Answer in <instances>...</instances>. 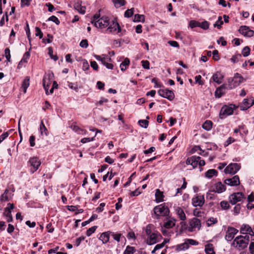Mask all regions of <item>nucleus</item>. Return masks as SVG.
I'll return each mask as SVG.
<instances>
[{"label": "nucleus", "instance_id": "obj_38", "mask_svg": "<svg viewBox=\"0 0 254 254\" xmlns=\"http://www.w3.org/2000/svg\"><path fill=\"white\" fill-rule=\"evenodd\" d=\"M134 21L144 22L145 21V17L143 15L135 14L134 17Z\"/></svg>", "mask_w": 254, "mask_h": 254}, {"label": "nucleus", "instance_id": "obj_12", "mask_svg": "<svg viewBox=\"0 0 254 254\" xmlns=\"http://www.w3.org/2000/svg\"><path fill=\"white\" fill-rule=\"evenodd\" d=\"M244 197V195L242 192L234 193L230 196L229 201L232 204L234 205L238 202L241 201Z\"/></svg>", "mask_w": 254, "mask_h": 254}, {"label": "nucleus", "instance_id": "obj_56", "mask_svg": "<svg viewBox=\"0 0 254 254\" xmlns=\"http://www.w3.org/2000/svg\"><path fill=\"white\" fill-rule=\"evenodd\" d=\"M29 57H30L29 52H26L24 54L22 60H21V63H27V59H29Z\"/></svg>", "mask_w": 254, "mask_h": 254}, {"label": "nucleus", "instance_id": "obj_34", "mask_svg": "<svg viewBox=\"0 0 254 254\" xmlns=\"http://www.w3.org/2000/svg\"><path fill=\"white\" fill-rule=\"evenodd\" d=\"M74 8L80 13L84 14L85 12V7L81 6L79 3H77L74 5Z\"/></svg>", "mask_w": 254, "mask_h": 254}, {"label": "nucleus", "instance_id": "obj_13", "mask_svg": "<svg viewBox=\"0 0 254 254\" xmlns=\"http://www.w3.org/2000/svg\"><path fill=\"white\" fill-rule=\"evenodd\" d=\"M238 233V230L234 227H229L227 230L225 239L227 241H231Z\"/></svg>", "mask_w": 254, "mask_h": 254}, {"label": "nucleus", "instance_id": "obj_45", "mask_svg": "<svg viewBox=\"0 0 254 254\" xmlns=\"http://www.w3.org/2000/svg\"><path fill=\"white\" fill-rule=\"evenodd\" d=\"M251 49L249 47L246 46L242 50V55L244 57H246L248 56L250 54Z\"/></svg>", "mask_w": 254, "mask_h": 254}, {"label": "nucleus", "instance_id": "obj_55", "mask_svg": "<svg viewBox=\"0 0 254 254\" xmlns=\"http://www.w3.org/2000/svg\"><path fill=\"white\" fill-rule=\"evenodd\" d=\"M133 14V8L128 9L125 12V16L126 17H130Z\"/></svg>", "mask_w": 254, "mask_h": 254}, {"label": "nucleus", "instance_id": "obj_59", "mask_svg": "<svg viewBox=\"0 0 254 254\" xmlns=\"http://www.w3.org/2000/svg\"><path fill=\"white\" fill-rule=\"evenodd\" d=\"M35 31H36V34H35L36 36H39L40 39L42 38L43 37V33L41 31L39 27H36L35 28Z\"/></svg>", "mask_w": 254, "mask_h": 254}, {"label": "nucleus", "instance_id": "obj_22", "mask_svg": "<svg viewBox=\"0 0 254 254\" xmlns=\"http://www.w3.org/2000/svg\"><path fill=\"white\" fill-rule=\"evenodd\" d=\"M240 232L243 234H249L251 236H254V232L252 228L248 224H243L241 226Z\"/></svg>", "mask_w": 254, "mask_h": 254}, {"label": "nucleus", "instance_id": "obj_24", "mask_svg": "<svg viewBox=\"0 0 254 254\" xmlns=\"http://www.w3.org/2000/svg\"><path fill=\"white\" fill-rule=\"evenodd\" d=\"M111 231H108L101 234L99 239L101 240L103 244L107 243L110 239Z\"/></svg>", "mask_w": 254, "mask_h": 254}, {"label": "nucleus", "instance_id": "obj_8", "mask_svg": "<svg viewBox=\"0 0 254 254\" xmlns=\"http://www.w3.org/2000/svg\"><path fill=\"white\" fill-rule=\"evenodd\" d=\"M241 168L240 165L237 163H231L224 170L226 174H235Z\"/></svg>", "mask_w": 254, "mask_h": 254}, {"label": "nucleus", "instance_id": "obj_10", "mask_svg": "<svg viewBox=\"0 0 254 254\" xmlns=\"http://www.w3.org/2000/svg\"><path fill=\"white\" fill-rule=\"evenodd\" d=\"M94 57L97 60L101 61L102 64L104 65L107 68L113 69V65L112 64L108 63L106 62L107 60L110 61L111 59L108 58L106 55H102L101 56L98 55H94Z\"/></svg>", "mask_w": 254, "mask_h": 254}, {"label": "nucleus", "instance_id": "obj_29", "mask_svg": "<svg viewBox=\"0 0 254 254\" xmlns=\"http://www.w3.org/2000/svg\"><path fill=\"white\" fill-rule=\"evenodd\" d=\"M70 128L72 129L73 131H74L75 132L80 134H85L86 132V131L80 128L79 127H78L77 126L75 125H72L70 126Z\"/></svg>", "mask_w": 254, "mask_h": 254}, {"label": "nucleus", "instance_id": "obj_26", "mask_svg": "<svg viewBox=\"0 0 254 254\" xmlns=\"http://www.w3.org/2000/svg\"><path fill=\"white\" fill-rule=\"evenodd\" d=\"M12 192L8 190H5L3 194L1 195V201H8L12 198Z\"/></svg>", "mask_w": 254, "mask_h": 254}, {"label": "nucleus", "instance_id": "obj_17", "mask_svg": "<svg viewBox=\"0 0 254 254\" xmlns=\"http://www.w3.org/2000/svg\"><path fill=\"white\" fill-rule=\"evenodd\" d=\"M13 208V204L8 203H7V206L4 209L3 212V215L6 217L7 222H10L12 220V217L11 214V212Z\"/></svg>", "mask_w": 254, "mask_h": 254}, {"label": "nucleus", "instance_id": "obj_60", "mask_svg": "<svg viewBox=\"0 0 254 254\" xmlns=\"http://www.w3.org/2000/svg\"><path fill=\"white\" fill-rule=\"evenodd\" d=\"M217 42L218 44L221 43L223 46H225L227 44L226 41L224 40V38L223 37H220V38L217 40Z\"/></svg>", "mask_w": 254, "mask_h": 254}, {"label": "nucleus", "instance_id": "obj_58", "mask_svg": "<svg viewBox=\"0 0 254 254\" xmlns=\"http://www.w3.org/2000/svg\"><path fill=\"white\" fill-rule=\"evenodd\" d=\"M80 46L83 48H87L88 46V41L86 39L82 40L80 43Z\"/></svg>", "mask_w": 254, "mask_h": 254}, {"label": "nucleus", "instance_id": "obj_50", "mask_svg": "<svg viewBox=\"0 0 254 254\" xmlns=\"http://www.w3.org/2000/svg\"><path fill=\"white\" fill-rule=\"evenodd\" d=\"M209 24L207 21H204L202 22H200L199 27L201 28L204 30H206L209 28Z\"/></svg>", "mask_w": 254, "mask_h": 254}, {"label": "nucleus", "instance_id": "obj_37", "mask_svg": "<svg viewBox=\"0 0 254 254\" xmlns=\"http://www.w3.org/2000/svg\"><path fill=\"white\" fill-rule=\"evenodd\" d=\"M212 123L210 121H206L202 125V128L206 130H209L212 128Z\"/></svg>", "mask_w": 254, "mask_h": 254}, {"label": "nucleus", "instance_id": "obj_54", "mask_svg": "<svg viewBox=\"0 0 254 254\" xmlns=\"http://www.w3.org/2000/svg\"><path fill=\"white\" fill-rule=\"evenodd\" d=\"M220 204L222 208L223 209H227L230 207L229 203L226 201H222Z\"/></svg>", "mask_w": 254, "mask_h": 254}, {"label": "nucleus", "instance_id": "obj_49", "mask_svg": "<svg viewBox=\"0 0 254 254\" xmlns=\"http://www.w3.org/2000/svg\"><path fill=\"white\" fill-rule=\"evenodd\" d=\"M189 26L191 28H193L194 27H199L200 26V22L195 21V20H191L190 22Z\"/></svg>", "mask_w": 254, "mask_h": 254}, {"label": "nucleus", "instance_id": "obj_11", "mask_svg": "<svg viewBox=\"0 0 254 254\" xmlns=\"http://www.w3.org/2000/svg\"><path fill=\"white\" fill-rule=\"evenodd\" d=\"M158 93L161 97L167 98L169 100H172L174 98L173 92L167 88L160 89L158 90Z\"/></svg>", "mask_w": 254, "mask_h": 254}, {"label": "nucleus", "instance_id": "obj_27", "mask_svg": "<svg viewBox=\"0 0 254 254\" xmlns=\"http://www.w3.org/2000/svg\"><path fill=\"white\" fill-rule=\"evenodd\" d=\"M175 211L181 220L184 221L186 219V214L182 208L180 207H177L175 208Z\"/></svg>", "mask_w": 254, "mask_h": 254}, {"label": "nucleus", "instance_id": "obj_43", "mask_svg": "<svg viewBox=\"0 0 254 254\" xmlns=\"http://www.w3.org/2000/svg\"><path fill=\"white\" fill-rule=\"evenodd\" d=\"M111 236L113 238V239L118 242L120 241V239L122 236V234L120 233H115L111 231Z\"/></svg>", "mask_w": 254, "mask_h": 254}, {"label": "nucleus", "instance_id": "obj_53", "mask_svg": "<svg viewBox=\"0 0 254 254\" xmlns=\"http://www.w3.org/2000/svg\"><path fill=\"white\" fill-rule=\"evenodd\" d=\"M138 124L143 127L147 128L148 126V122L145 120H141L138 121Z\"/></svg>", "mask_w": 254, "mask_h": 254}, {"label": "nucleus", "instance_id": "obj_4", "mask_svg": "<svg viewBox=\"0 0 254 254\" xmlns=\"http://www.w3.org/2000/svg\"><path fill=\"white\" fill-rule=\"evenodd\" d=\"M235 109V106L233 104L223 106L222 107L219 114L220 118L223 119L228 116L232 115L233 114L234 110Z\"/></svg>", "mask_w": 254, "mask_h": 254}, {"label": "nucleus", "instance_id": "obj_20", "mask_svg": "<svg viewBox=\"0 0 254 254\" xmlns=\"http://www.w3.org/2000/svg\"><path fill=\"white\" fill-rule=\"evenodd\" d=\"M199 160V156H192L189 157L186 160V164L187 165H191L193 168H195L198 165V160Z\"/></svg>", "mask_w": 254, "mask_h": 254}, {"label": "nucleus", "instance_id": "obj_5", "mask_svg": "<svg viewBox=\"0 0 254 254\" xmlns=\"http://www.w3.org/2000/svg\"><path fill=\"white\" fill-rule=\"evenodd\" d=\"M243 80V77L239 73H235L233 78L228 80V86L229 88L233 89L237 87Z\"/></svg>", "mask_w": 254, "mask_h": 254}, {"label": "nucleus", "instance_id": "obj_30", "mask_svg": "<svg viewBox=\"0 0 254 254\" xmlns=\"http://www.w3.org/2000/svg\"><path fill=\"white\" fill-rule=\"evenodd\" d=\"M50 84L51 82L49 80V78L47 79L46 77H44L43 80V85L46 91V93L47 95H49L48 89L50 87Z\"/></svg>", "mask_w": 254, "mask_h": 254}, {"label": "nucleus", "instance_id": "obj_14", "mask_svg": "<svg viewBox=\"0 0 254 254\" xmlns=\"http://www.w3.org/2000/svg\"><path fill=\"white\" fill-rule=\"evenodd\" d=\"M239 31L245 37H251L254 35V31L250 29L247 26H241L239 29Z\"/></svg>", "mask_w": 254, "mask_h": 254}, {"label": "nucleus", "instance_id": "obj_25", "mask_svg": "<svg viewBox=\"0 0 254 254\" xmlns=\"http://www.w3.org/2000/svg\"><path fill=\"white\" fill-rule=\"evenodd\" d=\"M164 223V228L170 229L175 225L176 220L173 218H166Z\"/></svg>", "mask_w": 254, "mask_h": 254}, {"label": "nucleus", "instance_id": "obj_62", "mask_svg": "<svg viewBox=\"0 0 254 254\" xmlns=\"http://www.w3.org/2000/svg\"><path fill=\"white\" fill-rule=\"evenodd\" d=\"M186 241L189 245V246H190V245H197L198 244V243L197 242L192 239H187Z\"/></svg>", "mask_w": 254, "mask_h": 254}, {"label": "nucleus", "instance_id": "obj_61", "mask_svg": "<svg viewBox=\"0 0 254 254\" xmlns=\"http://www.w3.org/2000/svg\"><path fill=\"white\" fill-rule=\"evenodd\" d=\"M142 66L145 69H149V62L148 61H142Z\"/></svg>", "mask_w": 254, "mask_h": 254}, {"label": "nucleus", "instance_id": "obj_33", "mask_svg": "<svg viewBox=\"0 0 254 254\" xmlns=\"http://www.w3.org/2000/svg\"><path fill=\"white\" fill-rule=\"evenodd\" d=\"M189 246L186 241L184 243L178 245L176 246V250L178 251H185L189 249Z\"/></svg>", "mask_w": 254, "mask_h": 254}, {"label": "nucleus", "instance_id": "obj_46", "mask_svg": "<svg viewBox=\"0 0 254 254\" xmlns=\"http://www.w3.org/2000/svg\"><path fill=\"white\" fill-rule=\"evenodd\" d=\"M116 6L120 7L125 4L126 2L125 0H112Z\"/></svg>", "mask_w": 254, "mask_h": 254}, {"label": "nucleus", "instance_id": "obj_23", "mask_svg": "<svg viewBox=\"0 0 254 254\" xmlns=\"http://www.w3.org/2000/svg\"><path fill=\"white\" fill-rule=\"evenodd\" d=\"M223 77L224 76L222 73L217 71L213 75L211 79L218 84H220L222 82Z\"/></svg>", "mask_w": 254, "mask_h": 254}, {"label": "nucleus", "instance_id": "obj_36", "mask_svg": "<svg viewBox=\"0 0 254 254\" xmlns=\"http://www.w3.org/2000/svg\"><path fill=\"white\" fill-rule=\"evenodd\" d=\"M129 63L130 62L129 59L128 58H126L120 64L121 70L125 71L126 69L127 66L129 65Z\"/></svg>", "mask_w": 254, "mask_h": 254}, {"label": "nucleus", "instance_id": "obj_9", "mask_svg": "<svg viewBox=\"0 0 254 254\" xmlns=\"http://www.w3.org/2000/svg\"><path fill=\"white\" fill-rule=\"evenodd\" d=\"M28 162L31 167V172L32 173H33L38 169L39 166L41 164V161L39 160V159L36 157L31 158L29 159Z\"/></svg>", "mask_w": 254, "mask_h": 254}, {"label": "nucleus", "instance_id": "obj_3", "mask_svg": "<svg viewBox=\"0 0 254 254\" xmlns=\"http://www.w3.org/2000/svg\"><path fill=\"white\" fill-rule=\"evenodd\" d=\"M154 213L157 217L165 216L169 214V210L168 208L164 204H161L155 206L154 209Z\"/></svg>", "mask_w": 254, "mask_h": 254}, {"label": "nucleus", "instance_id": "obj_52", "mask_svg": "<svg viewBox=\"0 0 254 254\" xmlns=\"http://www.w3.org/2000/svg\"><path fill=\"white\" fill-rule=\"evenodd\" d=\"M217 222V220L215 218L210 217L207 221V225L209 226L212 224H215Z\"/></svg>", "mask_w": 254, "mask_h": 254}, {"label": "nucleus", "instance_id": "obj_64", "mask_svg": "<svg viewBox=\"0 0 254 254\" xmlns=\"http://www.w3.org/2000/svg\"><path fill=\"white\" fill-rule=\"evenodd\" d=\"M249 250L251 254H254V242H251L250 243Z\"/></svg>", "mask_w": 254, "mask_h": 254}, {"label": "nucleus", "instance_id": "obj_7", "mask_svg": "<svg viewBox=\"0 0 254 254\" xmlns=\"http://www.w3.org/2000/svg\"><path fill=\"white\" fill-rule=\"evenodd\" d=\"M226 188L224 184L221 182H217L213 184L210 188V191L212 192L221 193L225 191Z\"/></svg>", "mask_w": 254, "mask_h": 254}, {"label": "nucleus", "instance_id": "obj_6", "mask_svg": "<svg viewBox=\"0 0 254 254\" xmlns=\"http://www.w3.org/2000/svg\"><path fill=\"white\" fill-rule=\"evenodd\" d=\"M201 227V222L199 219L196 218H193L191 219L189 222L188 230L190 232L199 230Z\"/></svg>", "mask_w": 254, "mask_h": 254}, {"label": "nucleus", "instance_id": "obj_39", "mask_svg": "<svg viewBox=\"0 0 254 254\" xmlns=\"http://www.w3.org/2000/svg\"><path fill=\"white\" fill-rule=\"evenodd\" d=\"M217 174V171L214 169H210L208 170L205 173V177L208 178H211L213 176L216 175Z\"/></svg>", "mask_w": 254, "mask_h": 254}, {"label": "nucleus", "instance_id": "obj_19", "mask_svg": "<svg viewBox=\"0 0 254 254\" xmlns=\"http://www.w3.org/2000/svg\"><path fill=\"white\" fill-rule=\"evenodd\" d=\"M225 184L230 186H237L240 184L239 177L236 175L231 179H227L224 181Z\"/></svg>", "mask_w": 254, "mask_h": 254}, {"label": "nucleus", "instance_id": "obj_15", "mask_svg": "<svg viewBox=\"0 0 254 254\" xmlns=\"http://www.w3.org/2000/svg\"><path fill=\"white\" fill-rule=\"evenodd\" d=\"M121 27L116 19L113 20L111 24L110 23L109 26L107 29V32L111 33L116 32L119 33L121 32Z\"/></svg>", "mask_w": 254, "mask_h": 254}, {"label": "nucleus", "instance_id": "obj_32", "mask_svg": "<svg viewBox=\"0 0 254 254\" xmlns=\"http://www.w3.org/2000/svg\"><path fill=\"white\" fill-rule=\"evenodd\" d=\"M155 197H156V201L158 202H160L163 201L164 200H163L164 195H163V192L162 191H161L158 189H157L156 190Z\"/></svg>", "mask_w": 254, "mask_h": 254}, {"label": "nucleus", "instance_id": "obj_1", "mask_svg": "<svg viewBox=\"0 0 254 254\" xmlns=\"http://www.w3.org/2000/svg\"><path fill=\"white\" fill-rule=\"evenodd\" d=\"M91 22L98 28H104L109 25V19L108 17H100L99 14H95L91 18Z\"/></svg>", "mask_w": 254, "mask_h": 254}, {"label": "nucleus", "instance_id": "obj_2", "mask_svg": "<svg viewBox=\"0 0 254 254\" xmlns=\"http://www.w3.org/2000/svg\"><path fill=\"white\" fill-rule=\"evenodd\" d=\"M250 241V237L248 235L245 236H239L237 237L233 242L232 245L239 250H242L246 248Z\"/></svg>", "mask_w": 254, "mask_h": 254}, {"label": "nucleus", "instance_id": "obj_47", "mask_svg": "<svg viewBox=\"0 0 254 254\" xmlns=\"http://www.w3.org/2000/svg\"><path fill=\"white\" fill-rule=\"evenodd\" d=\"M48 54L52 59L54 60L55 61L58 60V57L57 56L53 55V51L52 48H48Z\"/></svg>", "mask_w": 254, "mask_h": 254}, {"label": "nucleus", "instance_id": "obj_41", "mask_svg": "<svg viewBox=\"0 0 254 254\" xmlns=\"http://www.w3.org/2000/svg\"><path fill=\"white\" fill-rule=\"evenodd\" d=\"M224 89V85H222L218 88H217L215 91V96L218 98H220L221 97L223 93L222 92V90Z\"/></svg>", "mask_w": 254, "mask_h": 254}, {"label": "nucleus", "instance_id": "obj_31", "mask_svg": "<svg viewBox=\"0 0 254 254\" xmlns=\"http://www.w3.org/2000/svg\"><path fill=\"white\" fill-rule=\"evenodd\" d=\"M205 252L206 254H215L214 247L212 244H208L205 245Z\"/></svg>", "mask_w": 254, "mask_h": 254}, {"label": "nucleus", "instance_id": "obj_57", "mask_svg": "<svg viewBox=\"0 0 254 254\" xmlns=\"http://www.w3.org/2000/svg\"><path fill=\"white\" fill-rule=\"evenodd\" d=\"M48 20L49 21H51L55 22L57 25L59 24V23H60V21L58 19V18L56 16H54V15L50 17L49 18Z\"/></svg>", "mask_w": 254, "mask_h": 254}, {"label": "nucleus", "instance_id": "obj_48", "mask_svg": "<svg viewBox=\"0 0 254 254\" xmlns=\"http://www.w3.org/2000/svg\"><path fill=\"white\" fill-rule=\"evenodd\" d=\"M4 56L6 59L7 62H10V50L8 48H6L4 50Z\"/></svg>", "mask_w": 254, "mask_h": 254}, {"label": "nucleus", "instance_id": "obj_42", "mask_svg": "<svg viewBox=\"0 0 254 254\" xmlns=\"http://www.w3.org/2000/svg\"><path fill=\"white\" fill-rule=\"evenodd\" d=\"M223 24V21H222V18L221 16L218 17V20L214 24L213 26L215 27H217L218 29H220L221 27V25Z\"/></svg>", "mask_w": 254, "mask_h": 254}, {"label": "nucleus", "instance_id": "obj_63", "mask_svg": "<svg viewBox=\"0 0 254 254\" xmlns=\"http://www.w3.org/2000/svg\"><path fill=\"white\" fill-rule=\"evenodd\" d=\"M213 58L215 61H218L219 59L218 55V51L217 50H214L213 51Z\"/></svg>", "mask_w": 254, "mask_h": 254}, {"label": "nucleus", "instance_id": "obj_16", "mask_svg": "<svg viewBox=\"0 0 254 254\" xmlns=\"http://www.w3.org/2000/svg\"><path fill=\"white\" fill-rule=\"evenodd\" d=\"M204 201V197L202 195H197L192 199V204L195 207L202 206Z\"/></svg>", "mask_w": 254, "mask_h": 254}, {"label": "nucleus", "instance_id": "obj_51", "mask_svg": "<svg viewBox=\"0 0 254 254\" xmlns=\"http://www.w3.org/2000/svg\"><path fill=\"white\" fill-rule=\"evenodd\" d=\"M97 228V227L96 226H94L93 227H92L90 228L86 231V235L88 237L91 236L93 233L95 232V231L96 230Z\"/></svg>", "mask_w": 254, "mask_h": 254}, {"label": "nucleus", "instance_id": "obj_35", "mask_svg": "<svg viewBox=\"0 0 254 254\" xmlns=\"http://www.w3.org/2000/svg\"><path fill=\"white\" fill-rule=\"evenodd\" d=\"M40 133L42 135H45L46 136L48 135V130L46 127L45 125L43 123V121H41L40 126Z\"/></svg>", "mask_w": 254, "mask_h": 254}, {"label": "nucleus", "instance_id": "obj_28", "mask_svg": "<svg viewBox=\"0 0 254 254\" xmlns=\"http://www.w3.org/2000/svg\"><path fill=\"white\" fill-rule=\"evenodd\" d=\"M29 77L27 76L23 81L21 88L23 90L24 93L26 92V90L29 86Z\"/></svg>", "mask_w": 254, "mask_h": 254}, {"label": "nucleus", "instance_id": "obj_40", "mask_svg": "<svg viewBox=\"0 0 254 254\" xmlns=\"http://www.w3.org/2000/svg\"><path fill=\"white\" fill-rule=\"evenodd\" d=\"M134 252L135 249L134 247L127 246L124 252V254H133Z\"/></svg>", "mask_w": 254, "mask_h": 254}, {"label": "nucleus", "instance_id": "obj_21", "mask_svg": "<svg viewBox=\"0 0 254 254\" xmlns=\"http://www.w3.org/2000/svg\"><path fill=\"white\" fill-rule=\"evenodd\" d=\"M161 236L158 233H152L151 235L148 236V239L147 241V244L149 245H153L158 242V238Z\"/></svg>", "mask_w": 254, "mask_h": 254}, {"label": "nucleus", "instance_id": "obj_18", "mask_svg": "<svg viewBox=\"0 0 254 254\" xmlns=\"http://www.w3.org/2000/svg\"><path fill=\"white\" fill-rule=\"evenodd\" d=\"M254 104V98L244 99L242 104L240 106L241 110H246Z\"/></svg>", "mask_w": 254, "mask_h": 254}, {"label": "nucleus", "instance_id": "obj_44", "mask_svg": "<svg viewBox=\"0 0 254 254\" xmlns=\"http://www.w3.org/2000/svg\"><path fill=\"white\" fill-rule=\"evenodd\" d=\"M166 242H167V241L166 240H165L163 243L156 245L154 250L152 251V254H154L156 251H157V250L163 248L164 246H165V244L166 243Z\"/></svg>", "mask_w": 254, "mask_h": 254}]
</instances>
